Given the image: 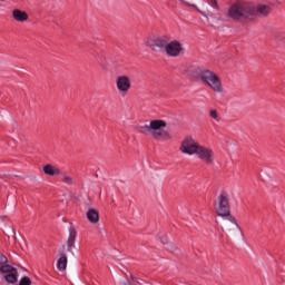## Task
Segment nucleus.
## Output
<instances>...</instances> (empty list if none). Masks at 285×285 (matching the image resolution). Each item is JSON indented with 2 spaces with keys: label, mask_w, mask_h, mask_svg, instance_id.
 <instances>
[{
  "label": "nucleus",
  "mask_w": 285,
  "mask_h": 285,
  "mask_svg": "<svg viewBox=\"0 0 285 285\" xmlns=\"http://www.w3.org/2000/svg\"><path fill=\"white\" fill-rule=\"evenodd\" d=\"M185 75L191 78L194 81H200L206 83L214 92L222 95L224 92V85H222V78L213 70L207 69L200 65H190L185 70Z\"/></svg>",
  "instance_id": "nucleus-1"
},
{
  "label": "nucleus",
  "mask_w": 285,
  "mask_h": 285,
  "mask_svg": "<svg viewBox=\"0 0 285 285\" xmlns=\"http://www.w3.org/2000/svg\"><path fill=\"white\" fill-rule=\"evenodd\" d=\"M271 6L258 4L257 8L248 2H235L228 9V17L236 21H246L255 19L256 14L268 17L271 14Z\"/></svg>",
  "instance_id": "nucleus-2"
},
{
  "label": "nucleus",
  "mask_w": 285,
  "mask_h": 285,
  "mask_svg": "<svg viewBox=\"0 0 285 285\" xmlns=\"http://www.w3.org/2000/svg\"><path fill=\"white\" fill-rule=\"evenodd\" d=\"M166 126L168 125L165 120L154 119L149 121V125L140 126L139 131L142 132V135H147L148 137L156 139L157 141H168L173 136L164 129Z\"/></svg>",
  "instance_id": "nucleus-3"
},
{
  "label": "nucleus",
  "mask_w": 285,
  "mask_h": 285,
  "mask_svg": "<svg viewBox=\"0 0 285 285\" xmlns=\"http://www.w3.org/2000/svg\"><path fill=\"white\" fill-rule=\"evenodd\" d=\"M214 208L218 216H228L230 210V191L222 189L216 195Z\"/></svg>",
  "instance_id": "nucleus-4"
},
{
  "label": "nucleus",
  "mask_w": 285,
  "mask_h": 285,
  "mask_svg": "<svg viewBox=\"0 0 285 285\" xmlns=\"http://www.w3.org/2000/svg\"><path fill=\"white\" fill-rule=\"evenodd\" d=\"M168 41H170V37L163 35L148 38L145 41V46H147V48H150V50H153L154 52H165Z\"/></svg>",
  "instance_id": "nucleus-5"
},
{
  "label": "nucleus",
  "mask_w": 285,
  "mask_h": 285,
  "mask_svg": "<svg viewBox=\"0 0 285 285\" xmlns=\"http://www.w3.org/2000/svg\"><path fill=\"white\" fill-rule=\"evenodd\" d=\"M200 161H204L207 166H210L215 161V151L210 147L199 145L195 154Z\"/></svg>",
  "instance_id": "nucleus-6"
},
{
  "label": "nucleus",
  "mask_w": 285,
  "mask_h": 285,
  "mask_svg": "<svg viewBox=\"0 0 285 285\" xmlns=\"http://www.w3.org/2000/svg\"><path fill=\"white\" fill-rule=\"evenodd\" d=\"M199 148V142H197V140H195L194 138L187 137L181 141L180 145V153H183V155H196L197 150Z\"/></svg>",
  "instance_id": "nucleus-7"
},
{
  "label": "nucleus",
  "mask_w": 285,
  "mask_h": 285,
  "mask_svg": "<svg viewBox=\"0 0 285 285\" xmlns=\"http://www.w3.org/2000/svg\"><path fill=\"white\" fill-rule=\"evenodd\" d=\"M167 57H179L184 53V45L179 40H169L165 47Z\"/></svg>",
  "instance_id": "nucleus-8"
},
{
  "label": "nucleus",
  "mask_w": 285,
  "mask_h": 285,
  "mask_svg": "<svg viewBox=\"0 0 285 285\" xmlns=\"http://www.w3.org/2000/svg\"><path fill=\"white\" fill-rule=\"evenodd\" d=\"M116 88L120 95H127L132 88V81L127 75H120L116 78Z\"/></svg>",
  "instance_id": "nucleus-9"
},
{
  "label": "nucleus",
  "mask_w": 285,
  "mask_h": 285,
  "mask_svg": "<svg viewBox=\"0 0 285 285\" xmlns=\"http://www.w3.org/2000/svg\"><path fill=\"white\" fill-rule=\"evenodd\" d=\"M77 229L70 225L68 227V236H67V253H71L75 255V249L77 248Z\"/></svg>",
  "instance_id": "nucleus-10"
},
{
  "label": "nucleus",
  "mask_w": 285,
  "mask_h": 285,
  "mask_svg": "<svg viewBox=\"0 0 285 285\" xmlns=\"http://www.w3.org/2000/svg\"><path fill=\"white\" fill-rule=\"evenodd\" d=\"M43 173L49 177H59L61 175V170L52 165H45Z\"/></svg>",
  "instance_id": "nucleus-11"
},
{
  "label": "nucleus",
  "mask_w": 285,
  "mask_h": 285,
  "mask_svg": "<svg viewBox=\"0 0 285 285\" xmlns=\"http://www.w3.org/2000/svg\"><path fill=\"white\" fill-rule=\"evenodd\" d=\"M220 217H223V219H227V222H230V224H234V226L239 232L242 239L244 242H246V236H244V233L242 232V227L239 226V224H237V219H235L234 216L230 215V209H229V214L227 216H220Z\"/></svg>",
  "instance_id": "nucleus-12"
},
{
  "label": "nucleus",
  "mask_w": 285,
  "mask_h": 285,
  "mask_svg": "<svg viewBox=\"0 0 285 285\" xmlns=\"http://www.w3.org/2000/svg\"><path fill=\"white\" fill-rule=\"evenodd\" d=\"M86 217L90 224H99V212L97 209H88Z\"/></svg>",
  "instance_id": "nucleus-13"
},
{
  "label": "nucleus",
  "mask_w": 285,
  "mask_h": 285,
  "mask_svg": "<svg viewBox=\"0 0 285 285\" xmlns=\"http://www.w3.org/2000/svg\"><path fill=\"white\" fill-rule=\"evenodd\" d=\"M12 17L16 21H19V22H23V21H28V13H26V11H21L19 9H14L12 11Z\"/></svg>",
  "instance_id": "nucleus-14"
},
{
  "label": "nucleus",
  "mask_w": 285,
  "mask_h": 285,
  "mask_svg": "<svg viewBox=\"0 0 285 285\" xmlns=\"http://www.w3.org/2000/svg\"><path fill=\"white\" fill-rule=\"evenodd\" d=\"M59 177H62L61 181H62V184H66V186H75L77 184V180H75V178H72V176H70L63 171H61Z\"/></svg>",
  "instance_id": "nucleus-15"
},
{
  "label": "nucleus",
  "mask_w": 285,
  "mask_h": 285,
  "mask_svg": "<svg viewBox=\"0 0 285 285\" xmlns=\"http://www.w3.org/2000/svg\"><path fill=\"white\" fill-rule=\"evenodd\" d=\"M57 268L58 271H66L68 268V256L62 255L58 261H57Z\"/></svg>",
  "instance_id": "nucleus-16"
},
{
  "label": "nucleus",
  "mask_w": 285,
  "mask_h": 285,
  "mask_svg": "<svg viewBox=\"0 0 285 285\" xmlns=\"http://www.w3.org/2000/svg\"><path fill=\"white\" fill-rule=\"evenodd\" d=\"M17 275H18V272L17 269L14 272H11L10 274H6L4 275V279L8 284H16L17 282Z\"/></svg>",
  "instance_id": "nucleus-17"
},
{
  "label": "nucleus",
  "mask_w": 285,
  "mask_h": 285,
  "mask_svg": "<svg viewBox=\"0 0 285 285\" xmlns=\"http://www.w3.org/2000/svg\"><path fill=\"white\" fill-rule=\"evenodd\" d=\"M17 268L8 265L7 263L0 266V273H3L4 275H9L10 273H14Z\"/></svg>",
  "instance_id": "nucleus-18"
},
{
  "label": "nucleus",
  "mask_w": 285,
  "mask_h": 285,
  "mask_svg": "<svg viewBox=\"0 0 285 285\" xmlns=\"http://www.w3.org/2000/svg\"><path fill=\"white\" fill-rule=\"evenodd\" d=\"M209 117L217 124H219V121H222V116L219 115V111H217V109L209 110Z\"/></svg>",
  "instance_id": "nucleus-19"
},
{
  "label": "nucleus",
  "mask_w": 285,
  "mask_h": 285,
  "mask_svg": "<svg viewBox=\"0 0 285 285\" xmlns=\"http://www.w3.org/2000/svg\"><path fill=\"white\" fill-rule=\"evenodd\" d=\"M20 285H31L32 284V281H30V277L28 276H24L20 279Z\"/></svg>",
  "instance_id": "nucleus-20"
},
{
  "label": "nucleus",
  "mask_w": 285,
  "mask_h": 285,
  "mask_svg": "<svg viewBox=\"0 0 285 285\" xmlns=\"http://www.w3.org/2000/svg\"><path fill=\"white\" fill-rule=\"evenodd\" d=\"M131 281L134 282L135 285H142L144 284V279H139L135 276H130Z\"/></svg>",
  "instance_id": "nucleus-21"
},
{
  "label": "nucleus",
  "mask_w": 285,
  "mask_h": 285,
  "mask_svg": "<svg viewBox=\"0 0 285 285\" xmlns=\"http://www.w3.org/2000/svg\"><path fill=\"white\" fill-rule=\"evenodd\" d=\"M3 264H8V257L0 253V266H3Z\"/></svg>",
  "instance_id": "nucleus-22"
},
{
  "label": "nucleus",
  "mask_w": 285,
  "mask_h": 285,
  "mask_svg": "<svg viewBox=\"0 0 285 285\" xmlns=\"http://www.w3.org/2000/svg\"><path fill=\"white\" fill-rule=\"evenodd\" d=\"M193 8H196L197 12H199V14H202V17H205L206 19H208V16L206 14V12L199 10V9L197 8V6L193 4Z\"/></svg>",
  "instance_id": "nucleus-23"
},
{
  "label": "nucleus",
  "mask_w": 285,
  "mask_h": 285,
  "mask_svg": "<svg viewBox=\"0 0 285 285\" xmlns=\"http://www.w3.org/2000/svg\"><path fill=\"white\" fill-rule=\"evenodd\" d=\"M207 2L212 6V8L217 9V0H207Z\"/></svg>",
  "instance_id": "nucleus-24"
},
{
  "label": "nucleus",
  "mask_w": 285,
  "mask_h": 285,
  "mask_svg": "<svg viewBox=\"0 0 285 285\" xmlns=\"http://www.w3.org/2000/svg\"><path fill=\"white\" fill-rule=\"evenodd\" d=\"M178 1H180V2H181V1H184V0H178Z\"/></svg>",
  "instance_id": "nucleus-25"
}]
</instances>
